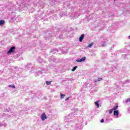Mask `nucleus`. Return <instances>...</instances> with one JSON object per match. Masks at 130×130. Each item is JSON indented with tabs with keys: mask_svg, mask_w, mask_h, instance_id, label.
Returning a JSON list of instances; mask_svg holds the SVG:
<instances>
[{
	"mask_svg": "<svg viewBox=\"0 0 130 130\" xmlns=\"http://www.w3.org/2000/svg\"><path fill=\"white\" fill-rule=\"evenodd\" d=\"M15 49H16V47L12 46L11 48H10L9 50L7 52L8 54H10L12 52H15Z\"/></svg>",
	"mask_w": 130,
	"mask_h": 130,
	"instance_id": "obj_1",
	"label": "nucleus"
},
{
	"mask_svg": "<svg viewBox=\"0 0 130 130\" xmlns=\"http://www.w3.org/2000/svg\"><path fill=\"white\" fill-rule=\"evenodd\" d=\"M41 117L43 121H44L45 119H47V116H46V114H45L44 113L42 114Z\"/></svg>",
	"mask_w": 130,
	"mask_h": 130,
	"instance_id": "obj_2",
	"label": "nucleus"
},
{
	"mask_svg": "<svg viewBox=\"0 0 130 130\" xmlns=\"http://www.w3.org/2000/svg\"><path fill=\"white\" fill-rule=\"evenodd\" d=\"M85 60H86V57H83L80 59L76 60V61L77 62H82V61H84Z\"/></svg>",
	"mask_w": 130,
	"mask_h": 130,
	"instance_id": "obj_3",
	"label": "nucleus"
},
{
	"mask_svg": "<svg viewBox=\"0 0 130 130\" xmlns=\"http://www.w3.org/2000/svg\"><path fill=\"white\" fill-rule=\"evenodd\" d=\"M84 37H85V34H82L79 38L80 42H82V41H83V39H84Z\"/></svg>",
	"mask_w": 130,
	"mask_h": 130,
	"instance_id": "obj_4",
	"label": "nucleus"
},
{
	"mask_svg": "<svg viewBox=\"0 0 130 130\" xmlns=\"http://www.w3.org/2000/svg\"><path fill=\"white\" fill-rule=\"evenodd\" d=\"M99 102H100V101H98L97 102H94L95 105L97 106V108H99Z\"/></svg>",
	"mask_w": 130,
	"mask_h": 130,
	"instance_id": "obj_5",
	"label": "nucleus"
},
{
	"mask_svg": "<svg viewBox=\"0 0 130 130\" xmlns=\"http://www.w3.org/2000/svg\"><path fill=\"white\" fill-rule=\"evenodd\" d=\"M114 115H115V116H117V117L118 116V111H114Z\"/></svg>",
	"mask_w": 130,
	"mask_h": 130,
	"instance_id": "obj_6",
	"label": "nucleus"
},
{
	"mask_svg": "<svg viewBox=\"0 0 130 130\" xmlns=\"http://www.w3.org/2000/svg\"><path fill=\"white\" fill-rule=\"evenodd\" d=\"M118 109V105H117V106H114V107H113V108H112V109L113 110V111H116L117 109Z\"/></svg>",
	"mask_w": 130,
	"mask_h": 130,
	"instance_id": "obj_7",
	"label": "nucleus"
},
{
	"mask_svg": "<svg viewBox=\"0 0 130 130\" xmlns=\"http://www.w3.org/2000/svg\"><path fill=\"white\" fill-rule=\"evenodd\" d=\"M8 87L9 88H13L14 89H15V88H16V86H15V85L12 84V85H9Z\"/></svg>",
	"mask_w": 130,
	"mask_h": 130,
	"instance_id": "obj_8",
	"label": "nucleus"
},
{
	"mask_svg": "<svg viewBox=\"0 0 130 130\" xmlns=\"http://www.w3.org/2000/svg\"><path fill=\"white\" fill-rule=\"evenodd\" d=\"M60 95L61 99H62L63 98H64V97H66V95L63 94H62L61 93H60Z\"/></svg>",
	"mask_w": 130,
	"mask_h": 130,
	"instance_id": "obj_9",
	"label": "nucleus"
},
{
	"mask_svg": "<svg viewBox=\"0 0 130 130\" xmlns=\"http://www.w3.org/2000/svg\"><path fill=\"white\" fill-rule=\"evenodd\" d=\"M4 24H5V20L0 21V26H2V25H4Z\"/></svg>",
	"mask_w": 130,
	"mask_h": 130,
	"instance_id": "obj_10",
	"label": "nucleus"
},
{
	"mask_svg": "<svg viewBox=\"0 0 130 130\" xmlns=\"http://www.w3.org/2000/svg\"><path fill=\"white\" fill-rule=\"evenodd\" d=\"M94 44V43H91V44H89L87 47L91 48L92 46H93Z\"/></svg>",
	"mask_w": 130,
	"mask_h": 130,
	"instance_id": "obj_11",
	"label": "nucleus"
},
{
	"mask_svg": "<svg viewBox=\"0 0 130 130\" xmlns=\"http://www.w3.org/2000/svg\"><path fill=\"white\" fill-rule=\"evenodd\" d=\"M77 68H78V67H77V66L74 67L72 70V72H75V71H76V70H77Z\"/></svg>",
	"mask_w": 130,
	"mask_h": 130,
	"instance_id": "obj_12",
	"label": "nucleus"
},
{
	"mask_svg": "<svg viewBox=\"0 0 130 130\" xmlns=\"http://www.w3.org/2000/svg\"><path fill=\"white\" fill-rule=\"evenodd\" d=\"M52 81H46V85H50V84H51V82H52Z\"/></svg>",
	"mask_w": 130,
	"mask_h": 130,
	"instance_id": "obj_13",
	"label": "nucleus"
},
{
	"mask_svg": "<svg viewBox=\"0 0 130 130\" xmlns=\"http://www.w3.org/2000/svg\"><path fill=\"white\" fill-rule=\"evenodd\" d=\"M103 79L101 78H99L98 79V82H100V81H102Z\"/></svg>",
	"mask_w": 130,
	"mask_h": 130,
	"instance_id": "obj_14",
	"label": "nucleus"
},
{
	"mask_svg": "<svg viewBox=\"0 0 130 130\" xmlns=\"http://www.w3.org/2000/svg\"><path fill=\"white\" fill-rule=\"evenodd\" d=\"M112 111H113V110L112 109H110V110H109V113H110V114H111V113H112Z\"/></svg>",
	"mask_w": 130,
	"mask_h": 130,
	"instance_id": "obj_15",
	"label": "nucleus"
},
{
	"mask_svg": "<svg viewBox=\"0 0 130 130\" xmlns=\"http://www.w3.org/2000/svg\"><path fill=\"white\" fill-rule=\"evenodd\" d=\"M125 102L126 103H127V102H130V99H127Z\"/></svg>",
	"mask_w": 130,
	"mask_h": 130,
	"instance_id": "obj_16",
	"label": "nucleus"
},
{
	"mask_svg": "<svg viewBox=\"0 0 130 130\" xmlns=\"http://www.w3.org/2000/svg\"><path fill=\"white\" fill-rule=\"evenodd\" d=\"M101 122H104V119H102L101 120Z\"/></svg>",
	"mask_w": 130,
	"mask_h": 130,
	"instance_id": "obj_17",
	"label": "nucleus"
},
{
	"mask_svg": "<svg viewBox=\"0 0 130 130\" xmlns=\"http://www.w3.org/2000/svg\"><path fill=\"white\" fill-rule=\"evenodd\" d=\"M69 99H70V98H67L65 100V101H68V100H69Z\"/></svg>",
	"mask_w": 130,
	"mask_h": 130,
	"instance_id": "obj_18",
	"label": "nucleus"
},
{
	"mask_svg": "<svg viewBox=\"0 0 130 130\" xmlns=\"http://www.w3.org/2000/svg\"><path fill=\"white\" fill-rule=\"evenodd\" d=\"M98 82V80L95 81V83H97Z\"/></svg>",
	"mask_w": 130,
	"mask_h": 130,
	"instance_id": "obj_19",
	"label": "nucleus"
},
{
	"mask_svg": "<svg viewBox=\"0 0 130 130\" xmlns=\"http://www.w3.org/2000/svg\"><path fill=\"white\" fill-rule=\"evenodd\" d=\"M129 39H130V36L128 37Z\"/></svg>",
	"mask_w": 130,
	"mask_h": 130,
	"instance_id": "obj_20",
	"label": "nucleus"
}]
</instances>
